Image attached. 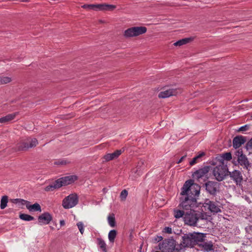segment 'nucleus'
I'll return each mask as SVG.
<instances>
[{"instance_id": "26", "label": "nucleus", "mask_w": 252, "mask_h": 252, "mask_svg": "<svg viewBox=\"0 0 252 252\" xmlns=\"http://www.w3.org/2000/svg\"><path fill=\"white\" fill-rule=\"evenodd\" d=\"M27 209L29 210V211L41 212V207L37 203H35L33 205H31L30 202H29V204L27 205Z\"/></svg>"}, {"instance_id": "3", "label": "nucleus", "mask_w": 252, "mask_h": 252, "mask_svg": "<svg viewBox=\"0 0 252 252\" xmlns=\"http://www.w3.org/2000/svg\"><path fill=\"white\" fill-rule=\"evenodd\" d=\"M201 214V218L202 219H205L206 217V215L203 214L200 210V212L187 211L185 214L184 217V220L186 224L190 226H194L196 225L198 220L197 215Z\"/></svg>"}, {"instance_id": "44", "label": "nucleus", "mask_w": 252, "mask_h": 252, "mask_svg": "<svg viewBox=\"0 0 252 252\" xmlns=\"http://www.w3.org/2000/svg\"><path fill=\"white\" fill-rule=\"evenodd\" d=\"M164 232L168 234H171L172 233V228L169 227H166L164 229Z\"/></svg>"}, {"instance_id": "42", "label": "nucleus", "mask_w": 252, "mask_h": 252, "mask_svg": "<svg viewBox=\"0 0 252 252\" xmlns=\"http://www.w3.org/2000/svg\"><path fill=\"white\" fill-rule=\"evenodd\" d=\"M242 156H244L245 155L243 154V151L242 149H239L236 153V156L238 158L239 157H240Z\"/></svg>"}, {"instance_id": "1", "label": "nucleus", "mask_w": 252, "mask_h": 252, "mask_svg": "<svg viewBox=\"0 0 252 252\" xmlns=\"http://www.w3.org/2000/svg\"><path fill=\"white\" fill-rule=\"evenodd\" d=\"M179 207L186 212L193 211L200 212V204H197L196 198L194 197H190L187 195H182L180 198Z\"/></svg>"}, {"instance_id": "31", "label": "nucleus", "mask_w": 252, "mask_h": 252, "mask_svg": "<svg viewBox=\"0 0 252 252\" xmlns=\"http://www.w3.org/2000/svg\"><path fill=\"white\" fill-rule=\"evenodd\" d=\"M12 78L9 76H0V85H5L10 83L12 81Z\"/></svg>"}, {"instance_id": "40", "label": "nucleus", "mask_w": 252, "mask_h": 252, "mask_svg": "<svg viewBox=\"0 0 252 252\" xmlns=\"http://www.w3.org/2000/svg\"><path fill=\"white\" fill-rule=\"evenodd\" d=\"M77 227L80 232V233L83 234L84 233V224L82 222L80 221L77 223Z\"/></svg>"}, {"instance_id": "33", "label": "nucleus", "mask_w": 252, "mask_h": 252, "mask_svg": "<svg viewBox=\"0 0 252 252\" xmlns=\"http://www.w3.org/2000/svg\"><path fill=\"white\" fill-rule=\"evenodd\" d=\"M186 213V211L181 210L179 209H174V216L175 218L176 219H179L181 217H184L185 216V214Z\"/></svg>"}, {"instance_id": "12", "label": "nucleus", "mask_w": 252, "mask_h": 252, "mask_svg": "<svg viewBox=\"0 0 252 252\" xmlns=\"http://www.w3.org/2000/svg\"><path fill=\"white\" fill-rule=\"evenodd\" d=\"M230 178L235 182L237 186H241L243 176L240 171L234 170L229 173Z\"/></svg>"}, {"instance_id": "28", "label": "nucleus", "mask_w": 252, "mask_h": 252, "mask_svg": "<svg viewBox=\"0 0 252 252\" xmlns=\"http://www.w3.org/2000/svg\"><path fill=\"white\" fill-rule=\"evenodd\" d=\"M97 243L100 248L104 252H107L106 250V244L105 242V241L100 238H97Z\"/></svg>"}, {"instance_id": "35", "label": "nucleus", "mask_w": 252, "mask_h": 252, "mask_svg": "<svg viewBox=\"0 0 252 252\" xmlns=\"http://www.w3.org/2000/svg\"><path fill=\"white\" fill-rule=\"evenodd\" d=\"M8 202V197L6 195L3 196L0 200V208L1 209H4Z\"/></svg>"}, {"instance_id": "13", "label": "nucleus", "mask_w": 252, "mask_h": 252, "mask_svg": "<svg viewBox=\"0 0 252 252\" xmlns=\"http://www.w3.org/2000/svg\"><path fill=\"white\" fill-rule=\"evenodd\" d=\"M206 189L211 194H215L219 187L218 183L212 181H208L205 184Z\"/></svg>"}, {"instance_id": "21", "label": "nucleus", "mask_w": 252, "mask_h": 252, "mask_svg": "<svg viewBox=\"0 0 252 252\" xmlns=\"http://www.w3.org/2000/svg\"><path fill=\"white\" fill-rule=\"evenodd\" d=\"M191 234L195 245H197L198 246L199 244L202 243L205 237V234L203 233H194Z\"/></svg>"}, {"instance_id": "48", "label": "nucleus", "mask_w": 252, "mask_h": 252, "mask_svg": "<svg viewBox=\"0 0 252 252\" xmlns=\"http://www.w3.org/2000/svg\"><path fill=\"white\" fill-rule=\"evenodd\" d=\"M99 22L100 23H105V22H104L103 21H102V20H99Z\"/></svg>"}, {"instance_id": "25", "label": "nucleus", "mask_w": 252, "mask_h": 252, "mask_svg": "<svg viewBox=\"0 0 252 252\" xmlns=\"http://www.w3.org/2000/svg\"><path fill=\"white\" fill-rule=\"evenodd\" d=\"M60 188H61L60 185H59L58 180H57L54 183L46 187L44 189V190L46 191H53L55 189H57Z\"/></svg>"}, {"instance_id": "43", "label": "nucleus", "mask_w": 252, "mask_h": 252, "mask_svg": "<svg viewBox=\"0 0 252 252\" xmlns=\"http://www.w3.org/2000/svg\"><path fill=\"white\" fill-rule=\"evenodd\" d=\"M248 128H249V126L248 125H245L244 126H242L241 127H240L239 131H246L248 129Z\"/></svg>"}, {"instance_id": "27", "label": "nucleus", "mask_w": 252, "mask_h": 252, "mask_svg": "<svg viewBox=\"0 0 252 252\" xmlns=\"http://www.w3.org/2000/svg\"><path fill=\"white\" fill-rule=\"evenodd\" d=\"M107 220L109 225L111 227H114L116 226L115 218L114 214H109L107 217Z\"/></svg>"}, {"instance_id": "47", "label": "nucleus", "mask_w": 252, "mask_h": 252, "mask_svg": "<svg viewBox=\"0 0 252 252\" xmlns=\"http://www.w3.org/2000/svg\"><path fill=\"white\" fill-rule=\"evenodd\" d=\"M56 164H64V163L63 161H61V162H56Z\"/></svg>"}, {"instance_id": "24", "label": "nucleus", "mask_w": 252, "mask_h": 252, "mask_svg": "<svg viewBox=\"0 0 252 252\" xmlns=\"http://www.w3.org/2000/svg\"><path fill=\"white\" fill-rule=\"evenodd\" d=\"M17 115V113H14L12 114H8L7 115L4 117L0 118V123H6L7 122H9L10 121L13 120Z\"/></svg>"}, {"instance_id": "9", "label": "nucleus", "mask_w": 252, "mask_h": 252, "mask_svg": "<svg viewBox=\"0 0 252 252\" xmlns=\"http://www.w3.org/2000/svg\"><path fill=\"white\" fill-rule=\"evenodd\" d=\"M173 240H164L159 243L157 249L162 252H171L174 248Z\"/></svg>"}, {"instance_id": "20", "label": "nucleus", "mask_w": 252, "mask_h": 252, "mask_svg": "<svg viewBox=\"0 0 252 252\" xmlns=\"http://www.w3.org/2000/svg\"><path fill=\"white\" fill-rule=\"evenodd\" d=\"M198 247L201 251L204 252H209L213 250V245L212 242H204L198 244Z\"/></svg>"}, {"instance_id": "41", "label": "nucleus", "mask_w": 252, "mask_h": 252, "mask_svg": "<svg viewBox=\"0 0 252 252\" xmlns=\"http://www.w3.org/2000/svg\"><path fill=\"white\" fill-rule=\"evenodd\" d=\"M246 148L247 150L252 151V138L246 144Z\"/></svg>"}, {"instance_id": "29", "label": "nucleus", "mask_w": 252, "mask_h": 252, "mask_svg": "<svg viewBox=\"0 0 252 252\" xmlns=\"http://www.w3.org/2000/svg\"><path fill=\"white\" fill-rule=\"evenodd\" d=\"M191 40V39L190 38H185L177 41L173 45L175 46H181L189 43Z\"/></svg>"}, {"instance_id": "8", "label": "nucleus", "mask_w": 252, "mask_h": 252, "mask_svg": "<svg viewBox=\"0 0 252 252\" xmlns=\"http://www.w3.org/2000/svg\"><path fill=\"white\" fill-rule=\"evenodd\" d=\"M38 144V141L36 138L29 137L18 143L17 150L25 151L29 148L35 147Z\"/></svg>"}, {"instance_id": "32", "label": "nucleus", "mask_w": 252, "mask_h": 252, "mask_svg": "<svg viewBox=\"0 0 252 252\" xmlns=\"http://www.w3.org/2000/svg\"><path fill=\"white\" fill-rule=\"evenodd\" d=\"M133 31L132 27L126 29L124 32V36L126 38L134 37Z\"/></svg>"}, {"instance_id": "4", "label": "nucleus", "mask_w": 252, "mask_h": 252, "mask_svg": "<svg viewBox=\"0 0 252 252\" xmlns=\"http://www.w3.org/2000/svg\"><path fill=\"white\" fill-rule=\"evenodd\" d=\"M81 7L84 9L94 10L95 11H112L116 8V6L115 5L109 4L107 3L85 4L82 5Z\"/></svg>"}, {"instance_id": "39", "label": "nucleus", "mask_w": 252, "mask_h": 252, "mask_svg": "<svg viewBox=\"0 0 252 252\" xmlns=\"http://www.w3.org/2000/svg\"><path fill=\"white\" fill-rule=\"evenodd\" d=\"M223 159L229 161L232 159V156L230 153H226L222 155L221 156Z\"/></svg>"}, {"instance_id": "14", "label": "nucleus", "mask_w": 252, "mask_h": 252, "mask_svg": "<svg viewBox=\"0 0 252 252\" xmlns=\"http://www.w3.org/2000/svg\"><path fill=\"white\" fill-rule=\"evenodd\" d=\"M52 219L51 215L48 213H44L40 215L38 218V223L40 224H47L50 223Z\"/></svg>"}, {"instance_id": "6", "label": "nucleus", "mask_w": 252, "mask_h": 252, "mask_svg": "<svg viewBox=\"0 0 252 252\" xmlns=\"http://www.w3.org/2000/svg\"><path fill=\"white\" fill-rule=\"evenodd\" d=\"M79 198L76 193H72L65 197L63 200L62 206L66 209L72 208L78 203Z\"/></svg>"}, {"instance_id": "36", "label": "nucleus", "mask_w": 252, "mask_h": 252, "mask_svg": "<svg viewBox=\"0 0 252 252\" xmlns=\"http://www.w3.org/2000/svg\"><path fill=\"white\" fill-rule=\"evenodd\" d=\"M19 217L21 220L26 221H31L34 220V218L33 217L25 214H21Z\"/></svg>"}, {"instance_id": "38", "label": "nucleus", "mask_w": 252, "mask_h": 252, "mask_svg": "<svg viewBox=\"0 0 252 252\" xmlns=\"http://www.w3.org/2000/svg\"><path fill=\"white\" fill-rule=\"evenodd\" d=\"M127 194H128V192L127 190H126V189L122 190L120 194V198H121V200H122V201L125 200L127 196Z\"/></svg>"}, {"instance_id": "10", "label": "nucleus", "mask_w": 252, "mask_h": 252, "mask_svg": "<svg viewBox=\"0 0 252 252\" xmlns=\"http://www.w3.org/2000/svg\"><path fill=\"white\" fill-rule=\"evenodd\" d=\"M143 169L144 161L140 160L137 162L136 167L131 170L130 174L129 175V177L132 180H135L141 175Z\"/></svg>"}, {"instance_id": "22", "label": "nucleus", "mask_w": 252, "mask_h": 252, "mask_svg": "<svg viewBox=\"0 0 252 252\" xmlns=\"http://www.w3.org/2000/svg\"><path fill=\"white\" fill-rule=\"evenodd\" d=\"M132 29L134 37L146 33L147 30L145 27H133Z\"/></svg>"}, {"instance_id": "19", "label": "nucleus", "mask_w": 252, "mask_h": 252, "mask_svg": "<svg viewBox=\"0 0 252 252\" xmlns=\"http://www.w3.org/2000/svg\"><path fill=\"white\" fill-rule=\"evenodd\" d=\"M209 171V167L206 166L196 171L193 174V176L197 179L201 178L207 175Z\"/></svg>"}, {"instance_id": "45", "label": "nucleus", "mask_w": 252, "mask_h": 252, "mask_svg": "<svg viewBox=\"0 0 252 252\" xmlns=\"http://www.w3.org/2000/svg\"><path fill=\"white\" fill-rule=\"evenodd\" d=\"M186 157V156H184L183 157H182L179 160V161L177 162L178 163H180L181 162H182L183 160Z\"/></svg>"}, {"instance_id": "37", "label": "nucleus", "mask_w": 252, "mask_h": 252, "mask_svg": "<svg viewBox=\"0 0 252 252\" xmlns=\"http://www.w3.org/2000/svg\"><path fill=\"white\" fill-rule=\"evenodd\" d=\"M14 203L19 204L20 205H26L27 207V205L28 204H29V201L25 200L22 199H15Z\"/></svg>"}, {"instance_id": "5", "label": "nucleus", "mask_w": 252, "mask_h": 252, "mask_svg": "<svg viewBox=\"0 0 252 252\" xmlns=\"http://www.w3.org/2000/svg\"><path fill=\"white\" fill-rule=\"evenodd\" d=\"M200 210L203 214H205V211L208 210L212 213H217L221 211L220 206L217 203L209 199L205 200L203 204H200Z\"/></svg>"}, {"instance_id": "11", "label": "nucleus", "mask_w": 252, "mask_h": 252, "mask_svg": "<svg viewBox=\"0 0 252 252\" xmlns=\"http://www.w3.org/2000/svg\"><path fill=\"white\" fill-rule=\"evenodd\" d=\"M77 178L76 176L70 175L68 176L60 178L58 179V181L60 185V187L66 186L71 184L74 182Z\"/></svg>"}, {"instance_id": "30", "label": "nucleus", "mask_w": 252, "mask_h": 252, "mask_svg": "<svg viewBox=\"0 0 252 252\" xmlns=\"http://www.w3.org/2000/svg\"><path fill=\"white\" fill-rule=\"evenodd\" d=\"M117 232L116 230L113 229L109 231L108 235L109 241L110 243H113L115 241V239L116 237Z\"/></svg>"}, {"instance_id": "18", "label": "nucleus", "mask_w": 252, "mask_h": 252, "mask_svg": "<svg viewBox=\"0 0 252 252\" xmlns=\"http://www.w3.org/2000/svg\"><path fill=\"white\" fill-rule=\"evenodd\" d=\"M246 142L245 138L243 136H237L233 139V146L235 149L239 148Z\"/></svg>"}, {"instance_id": "46", "label": "nucleus", "mask_w": 252, "mask_h": 252, "mask_svg": "<svg viewBox=\"0 0 252 252\" xmlns=\"http://www.w3.org/2000/svg\"><path fill=\"white\" fill-rule=\"evenodd\" d=\"M64 223H64V220H61V221H60V224H61V225H64Z\"/></svg>"}, {"instance_id": "2", "label": "nucleus", "mask_w": 252, "mask_h": 252, "mask_svg": "<svg viewBox=\"0 0 252 252\" xmlns=\"http://www.w3.org/2000/svg\"><path fill=\"white\" fill-rule=\"evenodd\" d=\"M200 187L196 184H194L191 180L187 181L182 189L181 195H187L190 197L198 196L200 193Z\"/></svg>"}, {"instance_id": "7", "label": "nucleus", "mask_w": 252, "mask_h": 252, "mask_svg": "<svg viewBox=\"0 0 252 252\" xmlns=\"http://www.w3.org/2000/svg\"><path fill=\"white\" fill-rule=\"evenodd\" d=\"M228 170L223 163L216 166L214 168L213 170V174L215 176L216 180L219 181L223 180L227 175Z\"/></svg>"}, {"instance_id": "23", "label": "nucleus", "mask_w": 252, "mask_h": 252, "mask_svg": "<svg viewBox=\"0 0 252 252\" xmlns=\"http://www.w3.org/2000/svg\"><path fill=\"white\" fill-rule=\"evenodd\" d=\"M238 163L241 165L243 166L244 168L248 169L250 166V163L248 160V158L246 155L242 156L238 158Z\"/></svg>"}, {"instance_id": "17", "label": "nucleus", "mask_w": 252, "mask_h": 252, "mask_svg": "<svg viewBox=\"0 0 252 252\" xmlns=\"http://www.w3.org/2000/svg\"><path fill=\"white\" fill-rule=\"evenodd\" d=\"M124 151L122 150H118L113 153L106 154L103 158L106 161H108L117 158Z\"/></svg>"}, {"instance_id": "16", "label": "nucleus", "mask_w": 252, "mask_h": 252, "mask_svg": "<svg viewBox=\"0 0 252 252\" xmlns=\"http://www.w3.org/2000/svg\"><path fill=\"white\" fill-rule=\"evenodd\" d=\"M183 243L185 247H192L195 245L191 234L183 237Z\"/></svg>"}, {"instance_id": "15", "label": "nucleus", "mask_w": 252, "mask_h": 252, "mask_svg": "<svg viewBox=\"0 0 252 252\" xmlns=\"http://www.w3.org/2000/svg\"><path fill=\"white\" fill-rule=\"evenodd\" d=\"M178 94V92L175 89H169L166 90H163L160 92L158 96L159 98H165L171 96L176 95Z\"/></svg>"}, {"instance_id": "34", "label": "nucleus", "mask_w": 252, "mask_h": 252, "mask_svg": "<svg viewBox=\"0 0 252 252\" xmlns=\"http://www.w3.org/2000/svg\"><path fill=\"white\" fill-rule=\"evenodd\" d=\"M205 155V154L204 152H201V153H200L198 156H196L195 157H194L190 162H189V164L190 165H193L194 164H195V163H196L198 161V160L201 158L203 156Z\"/></svg>"}]
</instances>
